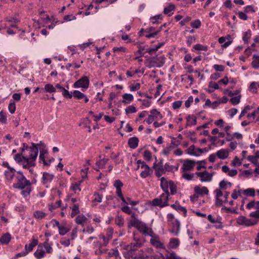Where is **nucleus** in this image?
<instances>
[{"label": "nucleus", "mask_w": 259, "mask_h": 259, "mask_svg": "<svg viewBox=\"0 0 259 259\" xmlns=\"http://www.w3.org/2000/svg\"><path fill=\"white\" fill-rule=\"evenodd\" d=\"M16 179L17 182L13 184V187L22 190L21 194L24 197L28 196L31 191V182L26 179L21 171L17 172Z\"/></svg>", "instance_id": "1"}, {"label": "nucleus", "mask_w": 259, "mask_h": 259, "mask_svg": "<svg viewBox=\"0 0 259 259\" xmlns=\"http://www.w3.org/2000/svg\"><path fill=\"white\" fill-rule=\"evenodd\" d=\"M142 243L140 242L131 243L127 246L129 250L123 253V255L126 259H148V256L145 254L142 250L139 249L142 246Z\"/></svg>", "instance_id": "2"}, {"label": "nucleus", "mask_w": 259, "mask_h": 259, "mask_svg": "<svg viewBox=\"0 0 259 259\" xmlns=\"http://www.w3.org/2000/svg\"><path fill=\"white\" fill-rule=\"evenodd\" d=\"M128 228L136 227L141 233L145 235L153 237L154 236V233L152 229L144 223L141 222L137 219L130 220L128 222Z\"/></svg>", "instance_id": "3"}, {"label": "nucleus", "mask_w": 259, "mask_h": 259, "mask_svg": "<svg viewBox=\"0 0 259 259\" xmlns=\"http://www.w3.org/2000/svg\"><path fill=\"white\" fill-rule=\"evenodd\" d=\"M32 146L28 147L26 146V150L28 152V154L25 152L22 154L23 160H27L29 164L31 166H35V161L38 155V150L37 146L38 144L31 143Z\"/></svg>", "instance_id": "4"}, {"label": "nucleus", "mask_w": 259, "mask_h": 259, "mask_svg": "<svg viewBox=\"0 0 259 259\" xmlns=\"http://www.w3.org/2000/svg\"><path fill=\"white\" fill-rule=\"evenodd\" d=\"M169 192H164L158 198L154 199L152 200V205L154 206L163 207L168 205V200Z\"/></svg>", "instance_id": "5"}, {"label": "nucleus", "mask_w": 259, "mask_h": 259, "mask_svg": "<svg viewBox=\"0 0 259 259\" xmlns=\"http://www.w3.org/2000/svg\"><path fill=\"white\" fill-rule=\"evenodd\" d=\"M165 59V57L164 56H159L157 55L155 57H153L149 59V66L150 67H161L164 64Z\"/></svg>", "instance_id": "6"}, {"label": "nucleus", "mask_w": 259, "mask_h": 259, "mask_svg": "<svg viewBox=\"0 0 259 259\" xmlns=\"http://www.w3.org/2000/svg\"><path fill=\"white\" fill-rule=\"evenodd\" d=\"M195 175H196L202 182H209L212 180L213 175L208 172L206 170L202 172H196Z\"/></svg>", "instance_id": "7"}, {"label": "nucleus", "mask_w": 259, "mask_h": 259, "mask_svg": "<svg viewBox=\"0 0 259 259\" xmlns=\"http://www.w3.org/2000/svg\"><path fill=\"white\" fill-rule=\"evenodd\" d=\"M237 223L239 225L247 227L252 226L256 224V222L251 219H248L243 215H241L237 219Z\"/></svg>", "instance_id": "8"}, {"label": "nucleus", "mask_w": 259, "mask_h": 259, "mask_svg": "<svg viewBox=\"0 0 259 259\" xmlns=\"http://www.w3.org/2000/svg\"><path fill=\"white\" fill-rule=\"evenodd\" d=\"M89 79L87 76L82 77L73 84L74 88H81L85 90L89 88Z\"/></svg>", "instance_id": "9"}, {"label": "nucleus", "mask_w": 259, "mask_h": 259, "mask_svg": "<svg viewBox=\"0 0 259 259\" xmlns=\"http://www.w3.org/2000/svg\"><path fill=\"white\" fill-rule=\"evenodd\" d=\"M205 151H206L205 148H196L194 145L190 146L187 150L188 154L195 156H198Z\"/></svg>", "instance_id": "10"}, {"label": "nucleus", "mask_w": 259, "mask_h": 259, "mask_svg": "<svg viewBox=\"0 0 259 259\" xmlns=\"http://www.w3.org/2000/svg\"><path fill=\"white\" fill-rule=\"evenodd\" d=\"M195 164V162L192 160L187 159L184 161L182 169L183 172L187 171L188 170H192L194 168Z\"/></svg>", "instance_id": "11"}, {"label": "nucleus", "mask_w": 259, "mask_h": 259, "mask_svg": "<svg viewBox=\"0 0 259 259\" xmlns=\"http://www.w3.org/2000/svg\"><path fill=\"white\" fill-rule=\"evenodd\" d=\"M169 224L171 226V229L170 230V232L174 234V235L177 236L179 234L180 228V222L177 220L176 222H170L169 223Z\"/></svg>", "instance_id": "12"}, {"label": "nucleus", "mask_w": 259, "mask_h": 259, "mask_svg": "<svg viewBox=\"0 0 259 259\" xmlns=\"http://www.w3.org/2000/svg\"><path fill=\"white\" fill-rule=\"evenodd\" d=\"M195 194L197 195H207L209 191L206 187H200V186H196L194 188ZM198 197V196H196Z\"/></svg>", "instance_id": "13"}, {"label": "nucleus", "mask_w": 259, "mask_h": 259, "mask_svg": "<svg viewBox=\"0 0 259 259\" xmlns=\"http://www.w3.org/2000/svg\"><path fill=\"white\" fill-rule=\"evenodd\" d=\"M15 170L13 168H9L5 171V178L7 181L11 182L14 176L16 177Z\"/></svg>", "instance_id": "14"}, {"label": "nucleus", "mask_w": 259, "mask_h": 259, "mask_svg": "<svg viewBox=\"0 0 259 259\" xmlns=\"http://www.w3.org/2000/svg\"><path fill=\"white\" fill-rule=\"evenodd\" d=\"M161 184L160 186L163 191L165 192H169L168 188L171 185L170 181H167L164 177H162L160 179Z\"/></svg>", "instance_id": "15"}, {"label": "nucleus", "mask_w": 259, "mask_h": 259, "mask_svg": "<svg viewBox=\"0 0 259 259\" xmlns=\"http://www.w3.org/2000/svg\"><path fill=\"white\" fill-rule=\"evenodd\" d=\"M211 133L214 136L210 137V140L213 143L217 142L219 138L224 137L225 136V133L224 132L218 133V131H212Z\"/></svg>", "instance_id": "16"}, {"label": "nucleus", "mask_w": 259, "mask_h": 259, "mask_svg": "<svg viewBox=\"0 0 259 259\" xmlns=\"http://www.w3.org/2000/svg\"><path fill=\"white\" fill-rule=\"evenodd\" d=\"M54 178V175L53 174L45 172L43 173L42 178V183L44 184H48L52 181Z\"/></svg>", "instance_id": "17"}, {"label": "nucleus", "mask_w": 259, "mask_h": 259, "mask_svg": "<svg viewBox=\"0 0 259 259\" xmlns=\"http://www.w3.org/2000/svg\"><path fill=\"white\" fill-rule=\"evenodd\" d=\"M223 190H221L220 189H217L215 190V193L216 194L215 195V204L218 206H221L223 203V199H221L220 198L223 196V193L222 192Z\"/></svg>", "instance_id": "18"}, {"label": "nucleus", "mask_w": 259, "mask_h": 259, "mask_svg": "<svg viewBox=\"0 0 259 259\" xmlns=\"http://www.w3.org/2000/svg\"><path fill=\"white\" fill-rule=\"evenodd\" d=\"M150 243L157 248H163V244L158 239L157 236L154 233V236L151 237Z\"/></svg>", "instance_id": "19"}, {"label": "nucleus", "mask_w": 259, "mask_h": 259, "mask_svg": "<svg viewBox=\"0 0 259 259\" xmlns=\"http://www.w3.org/2000/svg\"><path fill=\"white\" fill-rule=\"evenodd\" d=\"M222 169L224 172L227 174L228 176L232 177L236 176L238 173L236 169H230L227 165L223 166Z\"/></svg>", "instance_id": "20"}, {"label": "nucleus", "mask_w": 259, "mask_h": 259, "mask_svg": "<svg viewBox=\"0 0 259 259\" xmlns=\"http://www.w3.org/2000/svg\"><path fill=\"white\" fill-rule=\"evenodd\" d=\"M71 94H72V97H74L77 99L80 100L84 99L85 103H87L89 101V99L86 97V96L78 91H74V92Z\"/></svg>", "instance_id": "21"}, {"label": "nucleus", "mask_w": 259, "mask_h": 259, "mask_svg": "<svg viewBox=\"0 0 259 259\" xmlns=\"http://www.w3.org/2000/svg\"><path fill=\"white\" fill-rule=\"evenodd\" d=\"M219 42L220 44H223V47L227 48L232 42L231 36L228 35L227 37H221L219 39Z\"/></svg>", "instance_id": "22"}, {"label": "nucleus", "mask_w": 259, "mask_h": 259, "mask_svg": "<svg viewBox=\"0 0 259 259\" xmlns=\"http://www.w3.org/2000/svg\"><path fill=\"white\" fill-rule=\"evenodd\" d=\"M56 89H58L60 90L61 92H62V94L63 96L65 98H69V99L72 98V95L71 93L69 92L68 91L66 90L63 87H61V85L59 83H57L56 85Z\"/></svg>", "instance_id": "23"}, {"label": "nucleus", "mask_w": 259, "mask_h": 259, "mask_svg": "<svg viewBox=\"0 0 259 259\" xmlns=\"http://www.w3.org/2000/svg\"><path fill=\"white\" fill-rule=\"evenodd\" d=\"M229 150L227 149H222L219 150L217 153L216 155L217 157L221 159H225L227 158L229 155Z\"/></svg>", "instance_id": "24"}, {"label": "nucleus", "mask_w": 259, "mask_h": 259, "mask_svg": "<svg viewBox=\"0 0 259 259\" xmlns=\"http://www.w3.org/2000/svg\"><path fill=\"white\" fill-rule=\"evenodd\" d=\"M34 255L37 259H40L45 256V252L42 249V246L38 245L37 249L34 253Z\"/></svg>", "instance_id": "25"}, {"label": "nucleus", "mask_w": 259, "mask_h": 259, "mask_svg": "<svg viewBox=\"0 0 259 259\" xmlns=\"http://www.w3.org/2000/svg\"><path fill=\"white\" fill-rule=\"evenodd\" d=\"M139 140L137 137H132L128 139V144L130 148L135 149L138 147Z\"/></svg>", "instance_id": "26"}, {"label": "nucleus", "mask_w": 259, "mask_h": 259, "mask_svg": "<svg viewBox=\"0 0 259 259\" xmlns=\"http://www.w3.org/2000/svg\"><path fill=\"white\" fill-rule=\"evenodd\" d=\"M242 194L247 196L254 197L255 195V191L253 188H248L246 189H241Z\"/></svg>", "instance_id": "27"}, {"label": "nucleus", "mask_w": 259, "mask_h": 259, "mask_svg": "<svg viewBox=\"0 0 259 259\" xmlns=\"http://www.w3.org/2000/svg\"><path fill=\"white\" fill-rule=\"evenodd\" d=\"M251 66L255 69L259 68V55L254 54L252 56Z\"/></svg>", "instance_id": "28"}, {"label": "nucleus", "mask_w": 259, "mask_h": 259, "mask_svg": "<svg viewBox=\"0 0 259 259\" xmlns=\"http://www.w3.org/2000/svg\"><path fill=\"white\" fill-rule=\"evenodd\" d=\"M150 115L155 120L161 119L162 118V115L160 112L156 109H153L150 111Z\"/></svg>", "instance_id": "29"}, {"label": "nucleus", "mask_w": 259, "mask_h": 259, "mask_svg": "<svg viewBox=\"0 0 259 259\" xmlns=\"http://www.w3.org/2000/svg\"><path fill=\"white\" fill-rule=\"evenodd\" d=\"M121 210L125 212V213H126L128 214H131V220H133L134 219H137L136 218V213L135 212L132 211L130 207H128V206L126 205V206H124L123 207H122L121 208Z\"/></svg>", "instance_id": "30"}, {"label": "nucleus", "mask_w": 259, "mask_h": 259, "mask_svg": "<svg viewBox=\"0 0 259 259\" xmlns=\"http://www.w3.org/2000/svg\"><path fill=\"white\" fill-rule=\"evenodd\" d=\"M37 240L36 239H33L32 241L28 245L27 244L25 245V250H26L28 253L31 251L33 250V247L37 245Z\"/></svg>", "instance_id": "31"}, {"label": "nucleus", "mask_w": 259, "mask_h": 259, "mask_svg": "<svg viewBox=\"0 0 259 259\" xmlns=\"http://www.w3.org/2000/svg\"><path fill=\"white\" fill-rule=\"evenodd\" d=\"M11 239V236L9 233L5 234L0 238V242L2 244H7Z\"/></svg>", "instance_id": "32"}, {"label": "nucleus", "mask_w": 259, "mask_h": 259, "mask_svg": "<svg viewBox=\"0 0 259 259\" xmlns=\"http://www.w3.org/2000/svg\"><path fill=\"white\" fill-rule=\"evenodd\" d=\"M42 91L49 93H52L56 92V87H54L52 84L48 83L45 85L44 89H42Z\"/></svg>", "instance_id": "33"}, {"label": "nucleus", "mask_w": 259, "mask_h": 259, "mask_svg": "<svg viewBox=\"0 0 259 259\" xmlns=\"http://www.w3.org/2000/svg\"><path fill=\"white\" fill-rule=\"evenodd\" d=\"M87 220V218L82 214L78 215L75 218V222L76 224L78 225H81L82 226H83V223H84Z\"/></svg>", "instance_id": "34"}, {"label": "nucleus", "mask_w": 259, "mask_h": 259, "mask_svg": "<svg viewBox=\"0 0 259 259\" xmlns=\"http://www.w3.org/2000/svg\"><path fill=\"white\" fill-rule=\"evenodd\" d=\"M232 184L230 182L223 180L219 184V189L221 190H226L228 187L230 188Z\"/></svg>", "instance_id": "35"}, {"label": "nucleus", "mask_w": 259, "mask_h": 259, "mask_svg": "<svg viewBox=\"0 0 259 259\" xmlns=\"http://www.w3.org/2000/svg\"><path fill=\"white\" fill-rule=\"evenodd\" d=\"M108 161V158H103L97 161L96 163V165L100 168H104L105 167L106 164Z\"/></svg>", "instance_id": "36"}, {"label": "nucleus", "mask_w": 259, "mask_h": 259, "mask_svg": "<svg viewBox=\"0 0 259 259\" xmlns=\"http://www.w3.org/2000/svg\"><path fill=\"white\" fill-rule=\"evenodd\" d=\"M59 233L61 235H64L70 231V228L61 225L59 228Z\"/></svg>", "instance_id": "37"}, {"label": "nucleus", "mask_w": 259, "mask_h": 259, "mask_svg": "<svg viewBox=\"0 0 259 259\" xmlns=\"http://www.w3.org/2000/svg\"><path fill=\"white\" fill-rule=\"evenodd\" d=\"M72 212L71 213V217L72 218H73L75 217L77 214L79 213L80 211L79 209V205L77 204H74L72 206Z\"/></svg>", "instance_id": "38"}, {"label": "nucleus", "mask_w": 259, "mask_h": 259, "mask_svg": "<svg viewBox=\"0 0 259 259\" xmlns=\"http://www.w3.org/2000/svg\"><path fill=\"white\" fill-rule=\"evenodd\" d=\"M61 204L62 201L61 200H59L56 201L55 203H51L49 204V209L50 211H53L57 208L59 207Z\"/></svg>", "instance_id": "39"}, {"label": "nucleus", "mask_w": 259, "mask_h": 259, "mask_svg": "<svg viewBox=\"0 0 259 259\" xmlns=\"http://www.w3.org/2000/svg\"><path fill=\"white\" fill-rule=\"evenodd\" d=\"M52 244H49V239H47L46 241L43 243V246L46 249V252L49 253H51L53 251V249L51 246Z\"/></svg>", "instance_id": "40"}, {"label": "nucleus", "mask_w": 259, "mask_h": 259, "mask_svg": "<svg viewBox=\"0 0 259 259\" xmlns=\"http://www.w3.org/2000/svg\"><path fill=\"white\" fill-rule=\"evenodd\" d=\"M38 146H37V148H39L40 150V154H46L48 153V150L46 148V145L40 142L39 143H38Z\"/></svg>", "instance_id": "41"}, {"label": "nucleus", "mask_w": 259, "mask_h": 259, "mask_svg": "<svg viewBox=\"0 0 259 259\" xmlns=\"http://www.w3.org/2000/svg\"><path fill=\"white\" fill-rule=\"evenodd\" d=\"M241 191V189H239L238 190H237L236 189L234 190L231 195L232 198L235 200L237 199L238 197H242V193Z\"/></svg>", "instance_id": "42"}, {"label": "nucleus", "mask_w": 259, "mask_h": 259, "mask_svg": "<svg viewBox=\"0 0 259 259\" xmlns=\"http://www.w3.org/2000/svg\"><path fill=\"white\" fill-rule=\"evenodd\" d=\"M102 195L99 194L98 193L95 192L93 195V202L94 203L101 202L102 201Z\"/></svg>", "instance_id": "43"}, {"label": "nucleus", "mask_w": 259, "mask_h": 259, "mask_svg": "<svg viewBox=\"0 0 259 259\" xmlns=\"http://www.w3.org/2000/svg\"><path fill=\"white\" fill-rule=\"evenodd\" d=\"M251 36V32L250 30H248L246 32H245L243 36V40L245 43L248 44L249 40Z\"/></svg>", "instance_id": "44"}, {"label": "nucleus", "mask_w": 259, "mask_h": 259, "mask_svg": "<svg viewBox=\"0 0 259 259\" xmlns=\"http://www.w3.org/2000/svg\"><path fill=\"white\" fill-rule=\"evenodd\" d=\"M123 99L122 102L124 103L126 101L131 102L134 100L133 96L131 94H124L122 95Z\"/></svg>", "instance_id": "45"}, {"label": "nucleus", "mask_w": 259, "mask_h": 259, "mask_svg": "<svg viewBox=\"0 0 259 259\" xmlns=\"http://www.w3.org/2000/svg\"><path fill=\"white\" fill-rule=\"evenodd\" d=\"M241 95H239L238 96H235L232 97L230 100V102L233 105H236L238 104L239 103L241 99Z\"/></svg>", "instance_id": "46"}, {"label": "nucleus", "mask_w": 259, "mask_h": 259, "mask_svg": "<svg viewBox=\"0 0 259 259\" xmlns=\"http://www.w3.org/2000/svg\"><path fill=\"white\" fill-rule=\"evenodd\" d=\"M46 214L41 211H36L34 212V217L37 219H41L45 217Z\"/></svg>", "instance_id": "47"}, {"label": "nucleus", "mask_w": 259, "mask_h": 259, "mask_svg": "<svg viewBox=\"0 0 259 259\" xmlns=\"http://www.w3.org/2000/svg\"><path fill=\"white\" fill-rule=\"evenodd\" d=\"M179 244V241L178 238H172L169 242V246L171 248H176Z\"/></svg>", "instance_id": "48"}, {"label": "nucleus", "mask_w": 259, "mask_h": 259, "mask_svg": "<svg viewBox=\"0 0 259 259\" xmlns=\"http://www.w3.org/2000/svg\"><path fill=\"white\" fill-rule=\"evenodd\" d=\"M175 9V6L174 5H169L167 7L165 8L163 11V13L165 14H167L169 16L170 15V12L174 11Z\"/></svg>", "instance_id": "49"}, {"label": "nucleus", "mask_w": 259, "mask_h": 259, "mask_svg": "<svg viewBox=\"0 0 259 259\" xmlns=\"http://www.w3.org/2000/svg\"><path fill=\"white\" fill-rule=\"evenodd\" d=\"M137 163L138 164L137 169L139 168L140 167L144 169H148V168L150 167L144 161H141V160H138Z\"/></svg>", "instance_id": "50"}, {"label": "nucleus", "mask_w": 259, "mask_h": 259, "mask_svg": "<svg viewBox=\"0 0 259 259\" xmlns=\"http://www.w3.org/2000/svg\"><path fill=\"white\" fill-rule=\"evenodd\" d=\"M107 250L102 248V245H100L98 249L95 251V254L97 255L100 256L105 253H106Z\"/></svg>", "instance_id": "51"}, {"label": "nucleus", "mask_w": 259, "mask_h": 259, "mask_svg": "<svg viewBox=\"0 0 259 259\" xmlns=\"http://www.w3.org/2000/svg\"><path fill=\"white\" fill-rule=\"evenodd\" d=\"M250 90H252V92L254 93H256V90L257 88H259V82H252L251 83L250 85Z\"/></svg>", "instance_id": "52"}, {"label": "nucleus", "mask_w": 259, "mask_h": 259, "mask_svg": "<svg viewBox=\"0 0 259 259\" xmlns=\"http://www.w3.org/2000/svg\"><path fill=\"white\" fill-rule=\"evenodd\" d=\"M94 231V228L93 226L91 225L87 226L85 228H84L82 230L83 233H86L89 234H92Z\"/></svg>", "instance_id": "53"}, {"label": "nucleus", "mask_w": 259, "mask_h": 259, "mask_svg": "<svg viewBox=\"0 0 259 259\" xmlns=\"http://www.w3.org/2000/svg\"><path fill=\"white\" fill-rule=\"evenodd\" d=\"M194 174L187 173L186 171L183 172L182 178L188 181L191 180L194 177Z\"/></svg>", "instance_id": "54"}, {"label": "nucleus", "mask_w": 259, "mask_h": 259, "mask_svg": "<svg viewBox=\"0 0 259 259\" xmlns=\"http://www.w3.org/2000/svg\"><path fill=\"white\" fill-rule=\"evenodd\" d=\"M143 156L146 160L149 161L152 159V153L149 150H145L144 152Z\"/></svg>", "instance_id": "55"}, {"label": "nucleus", "mask_w": 259, "mask_h": 259, "mask_svg": "<svg viewBox=\"0 0 259 259\" xmlns=\"http://www.w3.org/2000/svg\"><path fill=\"white\" fill-rule=\"evenodd\" d=\"M191 26L194 28H199L201 26V22L199 20H195L191 22Z\"/></svg>", "instance_id": "56"}, {"label": "nucleus", "mask_w": 259, "mask_h": 259, "mask_svg": "<svg viewBox=\"0 0 259 259\" xmlns=\"http://www.w3.org/2000/svg\"><path fill=\"white\" fill-rule=\"evenodd\" d=\"M165 172V170L162 166H159L156 171V175L157 177H160Z\"/></svg>", "instance_id": "57"}, {"label": "nucleus", "mask_w": 259, "mask_h": 259, "mask_svg": "<svg viewBox=\"0 0 259 259\" xmlns=\"http://www.w3.org/2000/svg\"><path fill=\"white\" fill-rule=\"evenodd\" d=\"M108 256L110 257L112 256L117 257L119 255V252L117 249H112L108 253Z\"/></svg>", "instance_id": "58"}, {"label": "nucleus", "mask_w": 259, "mask_h": 259, "mask_svg": "<svg viewBox=\"0 0 259 259\" xmlns=\"http://www.w3.org/2000/svg\"><path fill=\"white\" fill-rule=\"evenodd\" d=\"M196 50L206 51L208 50V47L206 46H203L200 44H197L193 47Z\"/></svg>", "instance_id": "59"}, {"label": "nucleus", "mask_w": 259, "mask_h": 259, "mask_svg": "<svg viewBox=\"0 0 259 259\" xmlns=\"http://www.w3.org/2000/svg\"><path fill=\"white\" fill-rule=\"evenodd\" d=\"M115 222L116 224L120 227H122L123 226L124 220L123 219L120 217H116L115 218Z\"/></svg>", "instance_id": "60"}, {"label": "nucleus", "mask_w": 259, "mask_h": 259, "mask_svg": "<svg viewBox=\"0 0 259 259\" xmlns=\"http://www.w3.org/2000/svg\"><path fill=\"white\" fill-rule=\"evenodd\" d=\"M252 109V107L249 105L246 106L241 112L239 116V118H241L242 116H244L245 114L249 110Z\"/></svg>", "instance_id": "61"}, {"label": "nucleus", "mask_w": 259, "mask_h": 259, "mask_svg": "<svg viewBox=\"0 0 259 259\" xmlns=\"http://www.w3.org/2000/svg\"><path fill=\"white\" fill-rule=\"evenodd\" d=\"M8 109H9V112L11 114H13L15 113V111L16 110V105L14 102L10 103L9 106H8Z\"/></svg>", "instance_id": "62"}, {"label": "nucleus", "mask_w": 259, "mask_h": 259, "mask_svg": "<svg viewBox=\"0 0 259 259\" xmlns=\"http://www.w3.org/2000/svg\"><path fill=\"white\" fill-rule=\"evenodd\" d=\"M196 124V118L195 117H189L187 119V125H195Z\"/></svg>", "instance_id": "63"}, {"label": "nucleus", "mask_w": 259, "mask_h": 259, "mask_svg": "<svg viewBox=\"0 0 259 259\" xmlns=\"http://www.w3.org/2000/svg\"><path fill=\"white\" fill-rule=\"evenodd\" d=\"M140 88L139 83H134L130 86V91L132 92L138 91Z\"/></svg>", "instance_id": "64"}]
</instances>
